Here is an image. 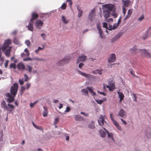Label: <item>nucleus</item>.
<instances>
[{
    "label": "nucleus",
    "instance_id": "obj_1",
    "mask_svg": "<svg viewBox=\"0 0 151 151\" xmlns=\"http://www.w3.org/2000/svg\"><path fill=\"white\" fill-rule=\"evenodd\" d=\"M18 88V85L17 83H15L13 86H11L10 89V92L12 96L9 93H6L5 94V95L8 97L7 102L11 103L14 101V97L17 93Z\"/></svg>",
    "mask_w": 151,
    "mask_h": 151
},
{
    "label": "nucleus",
    "instance_id": "obj_2",
    "mask_svg": "<svg viewBox=\"0 0 151 151\" xmlns=\"http://www.w3.org/2000/svg\"><path fill=\"white\" fill-rule=\"evenodd\" d=\"M116 9L115 5L109 4L103 5V13L105 19H106L109 17L110 12L114 11Z\"/></svg>",
    "mask_w": 151,
    "mask_h": 151
},
{
    "label": "nucleus",
    "instance_id": "obj_3",
    "mask_svg": "<svg viewBox=\"0 0 151 151\" xmlns=\"http://www.w3.org/2000/svg\"><path fill=\"white\" fill-rule=\"evenodd\" d=\"M114 83V81L111 80L108 81V83L109 86L106 85V87L108 88L110 91H112L115 89Z\"/></svg>",
    "mask_w": 151,
    "mask_h": 151
},
{
    "label": "nucleus",
    "instance_id": "obj_4",
    "mask_svg": "<svg viewBox=\"0 0 151 151\" xmlns=\"http://www.w3.org/2000/svg\"><path fill=\"white\" fill-rule=\"evenodd\" d=\"M11 41L10 39H8L5 41L4 43L3 46L1 48V49L4 52L5 50L8 47H9V45L11 44Z\"/></svg>",
    "mask_w": 151,
    "mask_h": 151
},
{
    "label": "nucleus",
    "instance_id": "obj_5",
    "mask_svg": "<svg viewBox=\"0 0 151 151\" xmlns=\"http://www.w3.org/2000/svg\"><path fill=\"white\" fill-rule=\"evenodd\" d=\"M140 53L143 55L145 57L147 58H151V55L150 52L146 49H142L140 50Z\"/></svg>",
    "mask_w": 151,
    "mask_h": 151
},
{
    "label": "nucleus",
    "instance_id": "obj_6",
    "mask_svg": "<svg viewBox=\"0 0 151 151\" xmlns=\"http://www.w3.org/2000/svg\"><path fill=\"white\" fill-rule=\"evenodd\" d=\"M102 128H103L104 130L106 132L108 139L112 141L115 142V140L114 137L113 133L109 132L104 128H103V127Z\"/></svg>",
    "mask_w": 151,
    "mask_h": 151
},
{
    "label": "nucleus",
    "instance_id": "obj_7",
    "mask_svg": "<svg viewBox=\"0 0 151 151\" xmlns=\"http://www.w3.org/2000/svg\"><path fill=\"white\" fill-rule=\"evenodd\" d=\"M122 33L119 32L114 37H113L111 40V42L113 43L117 40L122 35Z\"/></svg>",
    "mask_w": 151,
    "mask_h": 151
},
{
    "label": "nucleus",
    "instance_id": "obj_8",
    "mask_svg": "<svg viewBox=\"0 0 151 151\" xmlns=\"http://www.w3.org/2000/svg\"><path fill=\"white\" fill-rule=\"evenodd\" d=\"M98 122L99 124L102 127L106 123V122L104 120L103 116L101 115L100 116L99 119L98 120Z\"/></svg>",
    "mask_w": 151,
    "mask_h": 151
},
{
    "label": "nucleus",
    "instance_id": "obj_9",
    "mask_svg": "<svg viewBox=\"0 0 151 151\" xmlns=\"http://www.w3.org/2000/svg\"><path fill=\"white\" fill-rule=\"evenodd\" d=\"M43 22L40 20H37L35 24V27L39 29H41L43 25Z\"/></svg>",
    "mask_w": 151,
    "mask_h": 151
},
{
    "label": "nucleus",
    "instance_id": "obj_10",
    "mask_svg": "<svg viewBox=\"0 0 151 151\" xmlns=\"http://www.w3.org/2000/svg\"><path fill=\"white\" fill-rule=\"evenodd\" d=\"M117 116H119L120 117L124 118L127 116V114L126 112L123 109H120L118 114Z\"/></svg>",
    "mask_w": 151,
    "mask_h": 151
},
{
    "label": "nucleus",
    "instance_id": "obj_11",
    "mask_svg": "<svg viewBox=\"0 0 151 151\" xmlns=\"http://www.w3.org/2000/svg\"><path fill=\"white\" fill-rule=\"evenodd\" d=\"M78 72L79 74L87 78H93V76L91 75L87 74L79 70L78 71Z\"/></svg>",
    "mask_w": 151,
    "mask_h": 151
},
{
    "label": "nucleus",
    "instance_id": "obj_12",
    "mask_svg": "<svg viewBox=\"0 0 151 151\" xmlns=\"http://www.w3.org/2000/svg\"><path fill=\"white\" fill-rule=\"evenodd\" d=\"M116 55L114 53H112L111 55L110 58L108 60L109 63H112L114 62L116 60Z\"/></svg>",
    "mask_w": 151,
    "mask_h": 151
},
{
    "label": "nucleus",
    "instance_id": "obj_13",
    "mask_svg": "<svg viewBox=\"0 0 151 151\" xmlns=\"http://www.w3.org/2000/svg\"><path fill=\"white\" fill-rule=\"evenodd\" d=\"M87 59V56L82 55L81 56H80L77 60V63H78L81 61H85Z\"/></svg>",
    "mask_w": 151,
    "mask_h": 151
},
{
    "label": "nucleus",
    "instance_id": "obj_14",
    "mask_svg": "<svg viewBox=\"0 0 151 151\" xmlns=\"http://www.w3.org/2000/svg\"><path fill=\"white\" fill-rule=\"evenodd\" d=\"M133 9H130L128 10L127 14L124 19V20H126L127 19L129 18L132 13Z\"/></svg>",
    "mask_w": 151,
    "mask_h": 151
},
{
    "label": "nucleus",
    "instance_id": "obj_15",
    "mask_svg": "<svg viewBox=\"0 0 151 151\" xmlns=\"http://www.w3.org/2000/svg\"><path fill=\"white\" fill-rule=\"evenodd\" d=\"M15 109L14 106L12 104H7V108L5 110H8L10 112L12 111Z\"/></svg>",
    "mask_w": 151,
    "mask_h": 151
},
{
    "label": "nucleus",
    "instance_id": "obj_16",
    "mask_svg": "<svg viewBox=\"0 0 151 151\" xmlns=\"http://www.w3.org/2000/svg\"><path fill=\"white\" fill-rule=\"evenodd\" d=\"M118 94L119 97V102H121V101L123 100L124 96L122 92L119 91L117 92Z\"/></svg>",
    "mask_w": 151,
    "mask_h": 151
},
{
    "label": "nucleus",
    "instance_id": "obj_17",
    "mask_svg": "<svg viewBox=\"0 0 151 151\" xmlns=\"http://www.w3.org/2000/svg\"><path fill=\"white\" fill-rule=\"evenodd\" d=\"M113 123L116 126L117 129L119 131H121L122 130V129L121 126L119 125V124L117 122L114 120L112 121Z\"/></svg>",
    "mask_w": 151,
    "mask_h": 151
},
{
    "label": "nucleus",
    "instance_id": "obj_18",
    "mask_svg": "<svg viewBox=\"0 0 151 151\" xmlns=\"http://www.w3.org/2000/svg\"><path fill=\"white\" fill-rule=\"evenodd\" d=\"M95 16V10L94 9H92L89 14V18L91 20Z\"/></svg>",
    "mask_w": 151,
    "mask_h": 151
},
{
    "label": "nucleus",
    "instance_id": "obj_19",
    "mask_svg": "<svg viewBox=\"0 0 151 151\" xmlns=\"http://www.w3.org/2000/svg\"><path fill=\"white\" fill-rule=\"evenodd\" d=\"M32 18L30 20V22H32L34 19H37L38 16V14L35 12L33 13L32 14Z\"/></svg>",
    "mask_w": 151,
    "mask_h": 151
},
{
    "label": "nucleus",
    "instance_id": "obj_20",
    "mask_svg": "<svg viewBox=\"0 0 151 151\" xmlns=\"http://www.w3.org/2000/svg\"><path fill=\"white\" fill-rule=\"evenodd\" d=\"M25 69L28 71L29 73H31L32 72V67L30 65H27Z\"/></svg>",
    "mask_w": 151,
    "mask_h": 151
},
{
    "label": "nucleus",
    "instance_id": "obj_21",
    "mask_svg": "<svg viewBox=\"0 0 151 151\" xmlns=\"http://www.w3.org/2000/svg\"><path fill=\"white\" fill-rule=\"evenodd\" d=\"M99 132L101 137L104 138L105 137L106 134V132L102 129H100L99 131Z\"/></svg>",
    "mask_w": 151,
    "mask_h": 151
},
{
    "label": "nucleus",
    "instance_id": "obj_22",
    "mask_svg": "<svg viewBox=\"0 0 151 151\" xmlns=\"http://www.w3.org/2000/svg\"><path fill=\"white\" fill-rule=\"evenodd\" d=\"M75 119L76 121H82L84 120V118L82 116L78 115H74Z\"/></svg>",
    "mask_w": 151,
    "mask_h": 151
},
{
    "label": "nucleus",
    "instance_id": "obj_23",
    "mask_svg": "<svg viewBox=\"0 0 151 151\" xmlns=\"http://www.w3.org/2000/svg\"><path fill=\"white\" fill-rule=\"evenodd\" d=\"M29 30L32 31L33 30V23L31 22L29 23L28 25L26 27Z\"/></svg>",
    "mask_w": 151,
    "mask_h": 151
},
{
    "label": "nucleus",
    "instance_id": "obj_24",
    "mask_svg": "<svg viewBox=\"0 0 151 151\" xmlns=\"http://www.w3.org/2000/svg\"><path fill=\"white\" fill-rule=\"evenodd\" d=\"M17 68L20 70H23L24 69H25V68L24 65L22 63H19L18 64Z\"/></svg>",
    "mask_w": 151,
    "mask_h": 151
},
{
    "label": "nucleus",
    "instance_id": "obj_25",
    "mask_svg": "<svg viewBox=\"0 0 151 151\" xmlns=\"http://www.w3.org/2000/svg\"><path fill=\"white\" fill-rule=\"evenodd\" d=\"M122 1L123 4V6H124V7H125V6L127 7L129 5L130 2V1L129 0H122Z\"/></svg>",
    "mask_w": 151,
    "mask_h": 151
},
{
    "label": "nucleus",
    "instance_id": "obj_26",
    "mask_svg": "<svg viewBox=\"0 0 151 151\" xmlns=\"http://www.w3.org/2000/svg\"><path fill=\"white\" fill-rule=\"evenodd\" d=\"M11 48V47H8L5 50V53L6 56L7 57H9L10 56Z\"/></svg>",
    "mask_w": 151,
    "mask_h": 151
},
{
    "label": "nucleus",
    "instance_id": "obj_27",
    "mask_svg": "<svg viewBox=\"0 0 151 151\" xmlns=\"http://www.w3.org/2000/svg\"><path fill=\"white\" fill-rule=\"evenodd\" d=\"M137 51V48L136 46H134L132 47L130 50V52L132 54H135L136 53Z\"/></svg>",
    "mask_w": 151,
    "mask_h": 151
},
{
    "label": "nucleus",
    "instance_id": "obj_28",
    "mask_svg": "<svg viewBox=\"0 0 151 151\" xmlns=\"http://www.w3.org/2000/svg\"><path fill=\"white\" fill-rule=\"evenodd\" d=\"M88 127L89 128L91 129H95V127L94 122L93 121H91V122L89 124Z\"/></svg>",
    "mask_w": 151,
    "mask_h": 151
},
{
    "label": "nucleus",
    "instance_id": "obj_29",
    "mask_svg": "<svg viewBox=\"0 0 151 151\" xmlns=\"http://www.w3.org/2000/svg\"><path fill=\"white\" fill-rule=\"evenodd\" d=\"M77 9L78 11V18H80L83 15V12L82 10L79 7H77Z\"/></svg>",
    "mask_w": 151,
    "mask_h": 151
},
{
    "label": "nucleus",
    "instance_id": "obj_30",
    "mask_svg": "<svg viewBox=\"0 0 151 151\" xmlns=\"http://www.w3.org/2000/svg\"><path fill=\"white\" fill-rule=\"evenodd\" d=\"M62 20L63 23L65 24H67L69 22V20L63 15L62 16Z\"/></svg>",
    "mask_w": 151,
    "mask_h": 151
},
{
    "label": "nucleus",
    "instance_id": "obj_31",
    "mask_svg": "<svg viewBox=\"0 0 151 151\" xmlns=\"http://www.w3.org/2000/svg\"><path fill=\"white\" fill-rule=\"evenodd\" d=\"M44 111L43 112V116L44 117H46L48 114L47 109L46 107H44Z\"/></svg>",
    "mask_w": 151,
    "mask_h": 151
},
{
    "label": "nucleus",
    "instance_id": "obj_32",
    "mask_svg": "<svg viewBox=\"0 0 151 151\" xmlns=\"http://www.w3.org/2000/svg\"><path fill=\"white\" fill-rule=\"evenodd\" d=\"M86 88L87 90L89 91L93 96H94L96 95V93L93 91V88L92 87H87Z\"/></svg>",
    "mask_w": 151,
    "mask_h": 151
},
{
    "label": "nucleus",
    "instance_id": "obj_33",
    "mask_svg": "<svg viewBox=\"0 0 151 151\" xmlns=\"http://www.w3.org/2000/svg\"><path fill=\"white\" fill-rule=\"evenodd\" d=\"M42 47H38V48L36 50H35V52L36 53V54H38V52H39L40 51V50H43L44 48H45V46L44 45H42Z\"/></svg>",
    "mask_w": 151,
    "mask_h": 151
},
{
    "label": "nucleus",
    "instance_id": "obj_34",
    "mask_svg": "<svg viewBox=\"0 0 151 151\" xmlns=\"http://www.w3.org/2000/svg\"><path fill=\"white\" fill-rule=\"evenodd\" d=\"M63 59L60 60L56 63L58 66L63 65H65Z\"/></svg>",
    "mask_w": 151,
    "mask_h": 151
},
{
    "label": "nucleus",
    "instance_id": "obj_35",
    "mask_svg": "<svg viewBox=\"0 0 151 151\" xmlns=\"http://www.w3.org/2000/svg\"><path fill=\"white\" fill-rule=\"evenodd\" d=\"M1 106L2 108L5 110L7 108V106L6 102L4 101H3L1 103Z\"/></svg>",
    "mask_w": 151,
    "mask_h": 151
},
{
    "label": "nucleus",
    "instance_id": "obj_36",
    "mask_svg": "<svg viewBox=\"0 0 151 151\" xmlns=\"http://www.w3.org/2000/svg\"><path fill=\"white\" fill-rule=\"evenodd\" d=\"M81 92L84 93L86 96L88 95V93L86 89H83L81 90Z\"/></svg>",
    "mask_w": 151,
    "mask_h": 151
},
{
    "label": "nucleus",
    "instance_id": "obj_37",
    "mask_svg": "<svg viewBox=\"0 0 151 151\" xmlns=\"http://www.w3.org/2000/svg\"><path fill=\"white\" fill-rule=\"evenodd\" d=\"M33 59V60H37L39 61H45V60L43 58H39L37 57Z\"/></svg>",
    "mask_w": 151,
    "mask_h": 151
},
{
    "label": "nucleus",
    "instance_id": "obj_38",
    "mask_svg": "<svg viewBox=\"0 0 151 151\" xmlns=\"http://www.w3.org/2000/svg\"><path fill=\"white\" fill-rule=\"evenodd\" d=\"M106 99L105 100H95L96 101L98 104H101L104 101H105Z\"/></svg>",
    "mask_w": 151,
    "mask_h": 151
},
{
    "label": "nucleus",
    "instance_id": "obj_39",
    "mask_svg": "<svg viewBox=\"0 0 151 151\" xmlns=\"http://www.w3.org/2000/svg\"><path fill=\"white\" fill-rule=\"evenodd\" d=\"M64 63H65V64L68 63L70 62V60L68 58H64L63 59Z\"/></svg>",
    "mask_w": 151,
    "mask_h": 151
},
{
    "label": "nucleus",
    "instance_id": "obj_40",
    "mask_svg": "<svg viewBox=\"0 0 151 151\" xmlns=\"http://www.w3.org/2000/svg\"><path fill=\"white\" fill-rule=\"evenodd\" d=\"M24 52H25L26 55V56L28 57L29 56V52L27 49V48H25L24 51Z\"/></svg>",
    "mask_w": 151,
    "mask_h": 151
},
{
    "label": "nucleus",
    "instance_id": "obj_41",
    "mask_svg": "<svg viewBox=\"0 0 151 151\" xmlns=\"http://www.w3.org/2000/svg\"><path fill=\"white\" fill-rule=\"evenodd\" d=\"M118 26V24L117 23H115V24H114L112 26V28H110V29H114L116 28Z\"/></svg>",
    "mask_w": 151,
    "mask_h": 151
},
{
    "label": "nucleus",
    "instance_id": "obj_42",
    "mask_svg": "<svg viewBox=\"0 0 151 151\" xmlns=\"http://www.w3.org/2000/svg\"><path fill=\"white\" fill-rule=\"evenodd\" d=\"M14 42L16 45H19L20 42L18 39L16 38H15L14 40Z\"/></svg>",
    "mask_w": 151,
    "mask_h": 151
},
{
    "label": "nucleus",
    "instance_id": "obj_43",
    "mask_svg": "<svg viewBox=\"0 0 151 151\" xmlns=\"http://www.w3.org/2000/svg\"><path fill=\"white\" fill-rule=\"evenodd\" d=\"M9 68H13L14 69H15L16 68L15 63H13L11 64L9 66Z\"/></svg>",
    "mask_w": 151,
    "mask_h": 151
},
{
    "label": "nucleus",
    "instance_id": "obj_44",
    "mask_svg": "<svg viewBox=\"0 0 151 151\" xmlns=\"http://www.w3.org/2000/svg\"><path fill=\"white\" fill-rule=\"evenodd\" d=\"M38 102V101H35L33 103H31L30 104L29 106L30 107L32 108L33 107L35 104Z\"/></svg>",
    "mask_w": 151,
    "mask_h": 151
},
{
    "label": "nucleus",
    "instance_id": "obj_45",
    "mask_svg": "<svg viewBox=\"0 0 151 151\" xmlns=\"http://www.w3.org/2000/svg\"><path fill=\"white\" fill-rule=\"evenodd\" d=\"M66 5L65 3H64L61 6V8L63 10H65L66 9Z\"/></svg>",
    "mask_w": 151,
    "mask_h": 151
},
{
    "label": "nucleus",
    "instance_id": "obj_46",
    "mask_svg": "<svg viewBox=\"0 0 151 151\" xmlns=\"http://www.w3.org/2000/svg\"><path fill=\"white\" fill-rule=\"evenodd\" d=\"M122 11H123V13L124 15V16L126 14V12L127 10L124 7V6H122Z\"/></svg>",
    "mask_w": 151,
    "mask_h": 151
},
{
    "label": "nucleus",
    "instance_id": "obj_47",
    "mask_svg": "<svg viewBox=\"0 0 151 151\" xmlns=\"http://www.w3.org/2000/svg\"><path fill=\"white\" fill-rule=\"evenodd\" d=\"M144 19V16L143 15H141L138 19V21L141 22Z\"/></svg>",
    "mask_w": 151,
    "mask_h": 151
},
{
    "label": "nucleus",
    "instance_id": "obj_48",
    "mask_svg": "<svg viewBox=\"0 0 151 151\" xmlns=\"http://www.w3.org/2000/svg\"><path fill=\"white\" fill-rule=\"evenodd\" d=\"M32 60H33V59L31 58L30 57H28L23 59V60L24 61H30Z\"/></svg>",
    "mask_w": 151,
    "mask_h": 151
},
{
    "label": "nucleus",
    "instance_id": "obj_49",
    "mask_svg": "<svg viewBox=\"0 0 151 151\" xmlns=\"http://www.w3.org/2000/svg\"><path fill=\"white\" fill-rule=\"evenodd\" d=\"M25 43L27 46H29L30 45V42L29 40H26L25 41Z\"/></svg>",
    "mask_w": 151,
    "mask_h": 151
},
{
    "label": "nucleus",
    "instance_id": "obj_50",
    "mask_svg": "<svg viewBox=\"0 0 151 151\" xmlns=\"http://www.w3.org/2000/svg\"><path fill=\"white\" fill-rule=\"evenodd\" d=\"M97 28L99 32H101L102 31L99 25H97Z\"/></svg>",
    "mask_w": 151,
    "mask_h": 151
},
{
    "label": "nucleus",
    "instance_id": "obj_51",
    "mask_svg": "<svg viewBox=\"0 0 151 151\" xmlns=\"http://www.w3.org/2000/svg\"><path fill=\"white\" fill-rule=\"evenodd\" d=\"M70 108L69 106L67 107L65 110V112H67L70 111Z\"/></svg>",
    "mask_w": 151,
    "mask_h": 151
},
{
    "label": "nucleus",
    "instance_id": "obj_52",
    "mask_svg": "<svg viewBox=\"0 0 151 151\" xmlns=\"http://www.w3.org/2000/svg\"><path fill=\"white\" fill-rule=\"evenodd\" d=\"M19 82L21 85H22L24 83V81L22 78V79L19 78Z\"/></svg>",
    "mask_w": 151,
    "mask_h": 151
},
{
    "label": "nucleus",
    "instance_id": "obj_53",
    "mask_svg": "<svg viewBox=\"0 0 151 151\" xmlns=\"http://www.w3.org/2000/svg\"><path fill=\"white\" fill-rule=\"evenodd\" d=\"M41 36L42 37L43 40H45L46 37V35L44 33H42L41 35Z\"/></svg>",
    "mask_w": 151,
    "mask_h": 151
},
{
    "label": "nucleus",
    "instance_id": "obj_54",
    "mask_svg": "<svg viewBox=\"0 0 151 151\" xmlns=\"http://www.w3.org/2000/svg\"><path fill=\"white\" fill-rule=\"evenodd\" d=\"M9 60H6L4 63V66L5 68H6L8 65Z\"/></svg>",
    "mask_w": 151,
    "mask_h": 151
},
{
    "label": "nucleus",
    "instance_id": "obj_55",
    "mask_svg": "<svg viewBox=\"0 0 151 151\" xmlns=\"http://www.w3.org/2000/svg\"><path fill=\"white\" fill-rule=\"evenodd\" d=\"M59 121V119L58 118H56L54 120V124H56L58 122V121Z\"/></svg>",
    "mask_w": 151,
    "mask_h": 151
},
{
    "label": "nucleus",
    "instance_id": "obj_56",
    "mask_svg": "<svg viewBox=\"0 0 151 151\" xmlns=\"http://www.w3.org/2000/svg\"><path fill=\"white\" fill-rule=\"evenodd\" d=\"M24 76L25 78L24 81H27L28 80L29 78L27 75L25 74H24Z\"/></svg>",
    "mask_w": 151,
    "mask_h": 151
},
{
    "label": "nucleus",
    "instance_id": "obj_57",
    "mask_svg": "<svg viewBox=\"0 0 151 151\" xmlns=\"http://www.w3.org/2000/svg\"><path fill=\"white\" fill-rule=\"evenodd\" d=\"M132 95L133 96V97H134V100L135 101H137V97L136 95L134 93H133Z\"/></svg>",
    "mask_w": 151,
    "mask_h": 151
},
{
    "label": "nucleus",
    "instance_id": "obj_58",
    "mask_svg": "<svg viewBox=\"0 0 151 151\" xmlns=\"http://www.w3.org/2000/svg\"><path fill=\"white\" fill-rule=\"evenodd\" d=\"M84 64L83 63H80L78 67L81 69L82 68V67L84 65Z\"/></svg>",
    "mask_w": 151,
    "mask_h": 151
},
{
    "label": "nucleus",
    "instance_id": "obj_59",
    "mask_svg": "<svg viewBox=\"0 0 151 151\" xmlns=\"http://www.w3.org/2000/svg\"><path fill=\"white\" fill-rule=\"evenodd\" d=\"M105 20L107 22H113V19L111 18H110L109 19H105Z\"/></svg>",
    "mask_w": 151,
    "mask_h": 151
},
{
    "label": "nucleus",
    "instance_id": "obj_60",
    "mask_svg": "<svg viewBox=\"0 0 151 151\" xmlns=\"http://www.w3.org/2000/svg\"><path fill=\"white\" fill-rule=\"evenodd\" d=\"M25 88L24 87H23V86L21 87V92L22 93L21 94H22V92L24 91V90H25Z\"/></svg>",
    "mask_w": 151,
    "mask_h": 151
},
{
    "label": "nucleus",
    "instance_id": "obj_61",
    "mask_svg": "<svg viewBox=\"0 0 151 151\" xmlns=\"http://www.w3.org/2000/svg\"><path fill=\"white\" fill-rule=\"evenodd\" d=\"M103 27L105 28H107V23L106 22H103Z\"/></svg>",
    "mask_w": 151,
    "mask_h": 151
},
{
    "label": "nucleus",
    "instance_id": "obj_62",
    "mask_svg": "<svg viewBox=\"0 0 151 151\" xmlns=\"http://www.w3.org/2000/svg\"><path fill=\"white\" fill-rule=\"evenodd\" d=\"M31 86V84L30 83H27L26 84V88L27 89H29L30 88Z\"/></svg>",
    "mask_w": 151,
    "mask_h": 151
},
{
    "label": "nucleus",
    "instance_id": "obj_63",
    "mask_svg": "<svg viewBox=\"0 0 151 151\" xmlns=\"http://www.w3.org/2000/svg\"><path fill=\"white\" fill-rule=\"evenodd\" d=\"M121 121L125 125H127V123L125 120H124V119H121Z\"/></svg>",
    "mask_w": 151,
    "mask_h": 151
},
{
    "label": "nucleus",
    "instance_id": "obj_64",
    "mask_svg": "<svg viewBox=\"0 0 151 151\" xmlns=\"http://www.w3.org/2000/svg\"><path fill=\"white\" fill-rule=\"evenodd\" d=\"M17 32V30H15L13 32H12L11 34L12 35H14L16 34Z\"/></svg>",
    "mask_w": 151,
    "mask_h": 151
}]
</instances>
